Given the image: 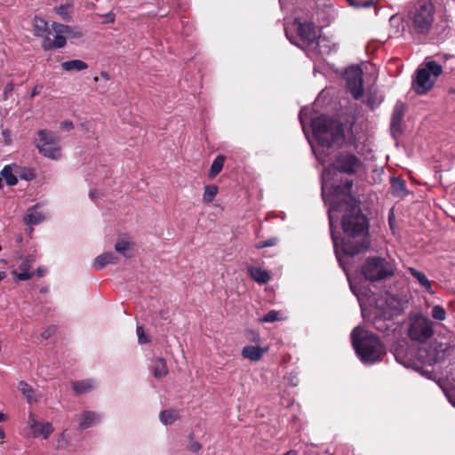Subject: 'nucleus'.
I'll use <instances>...</instances> for the list:
<instances>
[{"label": "nucleus", "instance_id": "nucleus-1", "mask_svg": "<svg viewBox=\"0 0 455 455\" xmlns=\"http://www.w3.org/2000/svg\"><path fill=\"white\" fill-rule=\"evenodd\" d=\"M338 212H344L341 225L345 235L347 236V239L342 241V252L347 256H354L367 250L370 246L368 239L369 222L367 218L362 213L360 202L349 196L347 200L333 204L329 210L331 230L333 228L335 219L337 220L339 218V216H335V213ZM331 237L336 257L341 265L338 238L333 231H331Z\"/></svg>", "mask_w": 455, "mask_h": 455}, {"label": "nucleus", "instance_id": "nucleus-2", "mask_svg": "<svg viewBox=\"0 0 455 455\" xmlns=\"http://www.w3.org/2000/svg\"><path fill=\"white\" fill-rule=\"evenodd\" d=\"M351 339L357 355L363 363H374L382 360L386 350L377 336L355 328L351 333Z\"/></svg>", "mask_w": 455, "mask_h": 455}, {"label": "nucleus", "instance_id": "nucleus-3", "mask_svg": "<svg viewBox=\"0 0 455 455\" xmlns=\"http://www.w3.org/2000/svg\"><path fill=\"white\" fill-rule=\"evenodd\" d=\"M435 7L431 0H417L407 13L409 31L416 35H427L435 22Z\"/></svg>", "mask_w": 455, "mask_h": 455}, {"label": "nucleus", "instance_id": "nucleus-4", "mask_svg": "<svg viewBox=\"0 0 455 455\" xmlns=\"http://www.w3.org/2000/svg\"><path fill=\"white\" fill-rule=\"evenodd\" d=\"M312 130L315 139L322 147L331 148L334 144L342 143L344 131L340 122L324 116L312 121Z\"/></svg>", "mask_w": 455, "mask_h": 455}, {"label": "nucleus", "instance_id": "nucleus-5", "mask_svg": "<svg viewBox=\"0 0 455 455\" xmlns=\"http://www.w3.org/2000/svg\"><path fill=\"white\" fill-rule=\"evenodd\" d=\"M52 29L54 32V39L47 36L42 43V47L45 51L62 48L67 44L66 36L71 38H81L84 32L77 27H71L68 25L53 22Z\"/></svg>", "mask_w": 455, "mask_h": 455}, {"label": "nucleus", "instance_id": "nucleus-6", "mask_svg": "<svg viewBox=\"0 0 455 455\" xmlns=\"http://www.w3.org/2000/svg\"><path fill=\"white\" fill-rule=\"evenodd\" d=\"M362 275L366 280L376 282L393 275L392 265L383 258H368L362 267Z\"/></svg>", "mask_w": 455, "mask_h": 455}, {"label": "nucleus", "instance_id": "nucleus-7", "mask_svg": "<svg viewBox=\"0 0 455 455\" xmlns=\"http://www.w3.org/2000/svg\"><path fill=\"white\" fill-rule=\"evenodd\" d=\"M409 337L411 340L425 343L434 335V323L422 315H417L411 319Z\"/></svg>", "mask_w": 455, "mask_h": 455}, {"label": "nucleus", "instance_id": "nucleus-8", "mask_svg": "<svg viewBox=\"0 0 455 455\" xmlns=\"http://www.w3.org/2000/svg\"><path fill=\"white\" fill-rule=\"evenodd\" d=\"M38 137L36 146L39 153L51 159H59L61 156V149L58 146V137L46 130H40Z\"/></svg>", "mask_w": 455, "mask_h": 455}, {"label": "nucleus", "instance_id": "nucleus-9", "mask_svg": "<svg viewBox=\"0 0 455 455\" xmlns=\"http://www.w3.org/2000/svg\"><path fill=\"white\" fill-rule=\"evenodd\" d=\"M344 77L347 88L352 96L358 100L363 96V71L358 66H351L346 69Z\"/></svg>", "mask_w": 455, "mask_h": 455}, {"label": "nucleus", "instance_id": "nucleus-10", "mask_svg": "<svg viewBox=\"0 0 455 455\" xmlns=\"http://www.w3.org/2000/svg\"><path fill=\"white\" fill-rule=\"evenodd\" d=\"M362 165V161L356 156L347 152L339 153L333 162V167L335 170L347 175L356 173Z\"/></svg>", "mask_w": 455, "mask_h": 455}, {"label": "nucleus", "instance_id": "nucleus-11", "mask_svg": "<svg viewBox=\"0 0 455 455\" xmlns=\"http://www.w3.org/2000/svg\"><path fill=\"white\" fill-rule=\"evenodd\" d=\"M455 352V347L448 342H440L435 340L430 343L427 350L426 362L428 364H434L444 360L447 356Z\"/></svg>", "mask_w": 455, "mask_h": 455}, {"label": "nucleus", "instance_id": "nucleus-12", "mask_svg": "<svg viewBox=\"0 0 455 455\" xmlns=\"http://www.w3.org/2000/svg\"><path fill=\"white\" fill-rule=\"evenodd\" d=\"M376 307L384 319L391 320L400 314V301L393 295L386 293L376 301Z\"/></svg>", "mask_w": 455, "mask_h": 455}, {"label": "nucleus", "instance_id": "nucleus-13", "mask_svg": "<svg viewBox=\"0 0 455 455\" xmlns=\"http://www.w3.org/2000/svg\"><path fill=\"white\" fill-rule=\"evenodd\" d=\"M28 425L32 429L34 437L46 439L54 430L51 423L37 421L32 411L28 413Z\"/></svg>", "mask_w": 455, "mask_h": 455}, {"label": "nucleus", "instance_id": "nucleus-14", "mask_svg": "<svg viewBox=\"0 0 455 455\" xmlns=\"http://www.w3.org/2000/svg\"><path fill=\"white\" fill-rule=\"evenodd\" d=\"M434 84L435 80L431 79L429 72L422 68L418 70L412 87L418 94H425L433 87Z\"/></svg>", "mask_w": 455, "mask_h": 455}, {"label": "nucleus", "instance_id": "nucleus-15", "mask_svg": "<svg viewBox=\"0 0 455 455\" xmlns=\"http://www.w3.org/2000/svg\"><path fill=\"white\" fill-rule=\"evenodd\" d=\"M295 24L301 42L307 46L313 44L317 38L315 26L312 23L299 22L297 20Z\"/></svg>", "mask_w": 455, "mask_h": 455}, {"label": "nucleus", "instance_id": "nucleus-16", "mask_svg": "<svg viewBox=\"0 0 455 455\" xmlns=\"http://www.w3.org/2000/svg\"><path fill=\"white\" fill-rule=\"evenodd\" d=\"M35 262V257L29 255L26 257L21 264L20 265V273H17L16 270H13L12 274L14 275L16 281H26L32 277L33 274L31 273L32 265Z\"/></svg>", "mask_w": 455, "mask_h": 455}, {"label": "nucleus", "instance_id": "nucleus-17", "mask_svg": "<svg viewBox=\"0 0 455 455\" xmlns=\"http://www.w3.org/2000/svg\"><path fill=\"white\" fill-rule=\"evenodd\" d=\"M268 350L267 347L248 345L243 347L241 355L251 362H259Z\"/></svg>", "mask_w": 455, "mask_h": 455}, {"label": "nucleus", "instance_id": "nucleus-18", "mask_svg": "<svg viewBox=\"0 0 455 455\" xmlns=\"http://www.w3.org/2000/svg\"><path fill=\"white\" fill-rule=\"evenodd\" d=\"M33 32L34 36L37 37H42L43 41L47 37L50 36V29L48 27V22L40 18V17H34L33 19Z\"/></svg>", "mask_w": 455, "mask_h": 455}, {"label": "nucleus", "instance_id": "nucleus-19", "mask_svg": "<svg viewBox=\"0 0 455 455\" xmlns=\"http://www.w3.org/2000/svg\"><path fill=\"white\" fill-rule=\"evenodd\" d=\"M404 115V105L397 102L394 108L391 117L392 132H400V126Z\"/></svg>", "mask_w": 455, "mask_h": 455}, {"label": "nucleus", "instance_id": "nucleus-20", "mask_svg": "<svg viewBox=\"0 0 455 455\" xmlns=\"http://www.w3.org/2000/svg\"><path fill=\"white\" fill-rule=\"evenodd\" d=\"M152 372L156 379L165 377L169 372L166 361L162 357L156 358L152 364Z\"/></svg>", "mask_w": 455, "mask_h": 455}, {"label": "nucleus", "instance_id": "nucleus-21", "mask_svg": "<svg viewBox=\"0 0 455 455\" xmlns=\"http://www.w3.org/2000/svg\"><path fill=\"white\" fill-rule=\"evenodd\" d=\"M100 421V416L93 411H84L80 418L79 427L85 429L92 427Z\"/></svg>", "mask_w": 455, "mask_h": 455}, {"label": "nucleus", "instance_id": "nucleus-22", "mask_svg": "<svg viewBox=\"0 0 455 455\" xmlns=\"http://www.w3.org/2000/svg\"><path fill=\"white\" fill-rule=\"evenodd\" d=\"M117 261V258L114 255L113 252H106L100 256H98L93 262V267L96 269H101L105 266L110 263H116Z\"/></svg>", "mask_w": 455, "mask_h": 455}, {"label": "nucleus", "instance_id": "nucleus-23", "mask_svg": "<svg viewBox=\"0 0 455 455\" xmlns=\"http://www.w3.org/2000/svg\"><path fill=\"white\" fill-rule=\"evenodd\" d=\"M248 272L251 277L259 283L264 284L270 280L269 274L259 267H249Z\"/></svg>", "mask_w": 455, "mask_h": 455}, {"label": "nucleus", "instance_id": "nucleus-24", "mask_svg": "<svg viewBox=\"0 0 455 455\" xmlns=\"http://www.w3.org/2000/svg\"><path fill=\"white\" fill-rule=\"evenodd\" d=\"M19 390L25 396L28 403H33L37 401L33 387L25 381L19 382Z\"/></svg>", "mask_w": 455, "mask_h": 455}, {"label": "nucleus", "instance_id": "nucleus-25", "mask_svg": "<svg viewBox=\"0 0 455 455\" xmlns=\"http://www.w3.org/2000/svg\"><path fill=\"white\" fill-rule=\"evenodd\" d=\"M61 68L65 71H82L88 68L87 63L81 60H72L61 63Z\"/></svg>", "mask_w": 455, "mask_h": 455}, {"label": "nucleus", "instance_id": "nucleus-26", "mask_svg": "<svg viewBox=\"0 0 455 455\" xmlns=\"http://www.w3.org/2000/svg\"><path fill=\"white\" fill-rule=\"evenodd\" d=\"M410 273L411 275L417 279V281L419 283V284L426 289V291L429 293H433L432 288H431V282L428 280L427 275L419 272L414 268H410Z\"/></svg>", "mask_w": 455, "mask_h": 455}, {"label": "nucleus", "instance_id": "nucleus-27", "mask_svg": "<svg viewBox=\"0 0 455 455\" xmlns=\"http://www.w3.org/2000/svg\"><path fill=\"white\" fill-rule=\"evenodd\" d=\"M226 157L222 155L218 156L212 162L208 176L210 179H214L222 170Z\"/></svg>", "mask_w": 455, "mask_h": 455}, {"label": "nucleus", "instance_id": "nucleus-28", "mask_svg": "<svg viewBox=\"0 0 455 455\" xmlns=\"http://www.w3.org/2000/svg\"><path fill=\"white\" fill-rule=\"evenodd\" d=\"M24 220L27 224L36 225L44 220V215L36 208H31L28 211Z\"/></svg>", "mask_w": 455, "mask_h": 455}, {"label": "nucleus", "instance_id": "nucleus-29", "mask_svg": "<svg viewBox=\"0 0 455 455\" xmlns=\"http://www.w3.org/2000/svg\"><path fill=\"white\" fill-rule=\"evenodd\" d=\"M1 175L5 180L7 185L9 186H14L17 184V174L14 172L13 165H6L3 168L1 171Z\"/></svg>", "mask_w": 455, "mask_h": 455}, {"label": "nucleus", "instance_id": "nucleus-30", "mask_svg": "<svg viewBox=\"0 0 455 455\" xmlns=\"http://www.w3.org/2000/svg\"><path fill=\"white\" fill-rule=\"evenodd\" d=\"M72 387L77 394L86 393L94 387V382L91 379L75 381L72 383Z\"/></svg>", "mask_w": 455, "mask_h": 455}, {"label": "nucleus", "instance_id": "nucleus-31", "mask_svg": "<svg viewBox=\"0 0 455 455\" xmlns=\"http://www.w3.org/2000/svg\"><path fill=\"white\" fill-rule=\"evenodd\" d=\"M373 324L376 330L386 332L393 327L394 323L388 319H384L381 315L379 314V315L375 317Z\"/></svg>", "mask_w": 455, "mask_h": 455}, {"label": "nucleus", "instance_id": "nucleus-32", "mask_svg": "<svg viewBox=\"0 0 455 455\" xmlns=\"http://www.w3.org/2000/svg\"><path fill=\"white\" fill-rule=\"evenodd\" d=\"M392 189L393 194L397 196H403L407 194L405 182L399 178L392 179Z\"/></svg>", "mask_w": 455, "mask_h": 455}, {"label": "nucleus", "instance_id": "nucleus-33", "mask_svg": "<svg viewBox=\"0 0 455 455\" xmlns=\"http://www.w3.org/2000/svg\"><path fill=\"white\" fill-rule=\"evenodd\" d=\"M13 168L15 174L20 176V178L22 180H32L36 176L33 170L29 168L20 167L16 164L13 165Z\"/></svg>", "mask_w": 455, "mask_h": 455}, {"label": "nucleus", "instance_id": "nucleus-34", "mask_svg": "<svg viewBox=\"0 0 455 455\" xmlns=\"http://www.w3.org/2000/svg\"><path fill=\"white\" fill-rule=\"evenodd\" d=\"M73 4L68 3L55 8L56 12L61 17L62 20L69 21L71 20V12Z\"/></svg>", "mask_w": 455, "mask_h": 455}, {"label": "nucleus", "instance_id": "nucleus-35", "mask_svg": "<svg viewBox=\"0 0 455 455\" xmlns=\"http://www.w3.org/2000/svg\"><path fill=\"white\" fill-rule=\"evenodd\" d=\"M378 0H347L348 4L355 9L371 8L375 6Z\"/></svg>", "mask_w": 455, "mask_h": 455}, {"label": "nucleus", "instance_id": "nucleus-36", "mask_svg": "<svg viewBox=\"0 0 455 455\" xmlns=\"http://www.w3.org/2000/svg\"><path fill=\"white\" fill-rule=\"evenodd\" d=\"M178 419V413L174 411H163L160 413V420L164 425H171Z\"/></svg>", "mask_w": 455, "mask_h": 455}, {"label": "nucleus", "instance_id": "nucleus-37", "mask_svg": "<svg viewBox=\"0 0 455 455\" xmlns=\"http://www.w3.org/2000/svg\"><path fill=\"white\" fill-rule=\"evenodd\" d=\"M218 193V187L215 185H208L204 187L203 199L205 203H211Z\"/></svg>", "mask_w": 455, "mask_h": 455}, {"label": "nucleus", "instance_id": "nucleus-38", "mask_svg": "<svg viewBox=\"0 0 455 455\" xmlns=\"http://www.w3.org/2000/svg\"><path fill=\"white\" fill-rule=\"evenodd\" d=\"M132 248V244L125 240H120L115 244V249L117 252L121 253L124 257H129L128 251Z\"/></svg>", "mask_w": 455, "mask_h": 455}, {"label": "nucleus", "instance_id": "nucleus-39", "mask_svg": "<svg viewBox=\"0 0 455 455\" xmlns=\"http://www.w3.org/2000/svg\"><path fill=\"white\" fill-rule=\"evenodd\" d=\"M383 100V97L381 95H378L377 92H370L367 95V105L374 109L378 107Z\"/></svg>", "mask_w": 455, "mask_h": 455}, {"label": "nucleus", "instance_id": "nucleus-40", "mask_svg": "<svg viewBox=\"0 0 455 455\" xmlns=\"http://www.w3.org/2000/svg\"><path fill=\"white\" fill-rule=\"evenodd\" d=\"M282 314L275 310H270L267 312L261 319L260 322L262 323H274L275 321L282 320Z\"/></svg>", "mask_w": 455, "mask_h": 455}, {"label": "nucleus", "instance_id": "nucleus-41", "mask_svg": "<svg viewBox=\"0 0 455 455\" xmlns=\"http://www.w3.org/2000/svg\"><path fill=\"white\" fill-rule=\"evenodd\" d=\"M425 69L429 72V75L432 74L435 77H437L443 72L442 66L434 60L427 62Z\"/></svg>", "mask_w": 455, "mask_h": 455}, {"label": "nucleus", "instance_id": "nucleus-42", "mask_svg": "<svg viewBox=\"0 0 455 455\" xmlns=\"http://www.w3.org/2000/svg\"><path fill=\"white\" fill-rule=\"evenodd\" d=\"M431 315L435 320L443 321L446 318V312L442 306L435 305L432 308Z\"/></svg>", "mask_w": 455, "mask_h": 455}, {"label": "nucleus", "instance_id": "nucleus-43", "mask_svg": "<svg viewBox=\"0 0 455 455\" xmlns=\"http://www.w3.org/2000/svg\"><path fill=\"white\" fill-rule=\"evenodd\" d=\"M277 242H278L277 238L272 237V238H269V239H267L266 241L257 243L255 247L257 249H262V248H265V247L274 246V245H275L277 243Z\"/></svg>", "mask_w": 455, "mask_h": 455}, {"label": "nucleus", "instance_id": "nucleus-44", "mask_svg": "<svg viewBox=\"0 0 455 455\" xmlns=\"http://www.w3.org/2000/svg\"><path fill=\"white\" fill-rule=\"evenodd\" d=\"M137 335L140 344H145L149 341V339L145 337L144 330L141 326L137 327Z\"/></svg>", "mask_w": 455, "mask_h": 455}, {"label": "nucleus", "instance_id": "nucleus-45", "mask_svg": "<svg viewBox=\"0 0 455 455\" xmlns=\"http://www.w3.org/2000/svg\"><path fill=\"white\" fill-rule=\"evenodd\" d=\"M55 331L56 328L54 326H51L42 332V338L46 339L55 333Z\"/></svg>", "mask_w": 455, "mask_h": 455}, {"label": "nucleus", "instance_id": "nucleus-46", "mask_svg": "<svg viewBox=\"0 0 455 455\" xmlns=\"http://www.w3.org/2000/svg\"><path fill=\"white\" fill-rule=\"evenodd\" d=\"M353 187V181L352 180H346L343 185V191L346 193H349L351 188Z\"/></svg>", "mask_w": 455, "mask_h": 455}, {"label": "nucleus", "instance_id": "nucleus-47", "mask_svg": "<svg viewBox=\"0 0 455 455\" xmlns=\"http://www.w3.org/2000/svg\"><path fill=\"white\" fill-rule=\"evenodd\" d=\"M13 90V84L12 83H8L4 88V98L6 99L8 97V94L10 92H12Z\"/></svg>", "mask_w": 455, "mask_h": 455}, {"label": "nucleus", "instance_id": "nucleus-48", "mask_svg": "<svg viewBox=\"0 0 455 455\" xmlns=\"http://www.w3.org/2000/svg\"><path fill=\"white\" fill-rule=\"evenodd\" d=\"M104 17L106 18L107 23H114L115 22L116 16L113 12H108V13L105 14Z\"/></svg>", "mask_w": 455, "mask_h": 455}, {"label": "nucleus", "instance_id": "nucleus-49", "mask_svg": "<svg viewBox=\"0 0 455 455\" xmlns=\"http://www.w3.org/2000/svg\"><path fill=\"white\" fill-rule=\"evenodd\" d=\"M60 127L64 130H71L73 128V124L70 121H64L60 124Z\"/></svg>", "mask_w": 455, "mask_h": 455}, {"label": "nucleus", "instance_id": "nucleus-50", "mask_svg": "<svg viewBox=\"0 0 455 455\" xmlns=\"http://www.w3.org/2000/svg\"><path fill=\"white\" fill-rule=\"evenodd\" d=\"M42 85H36V87H34V89L32 90V92H31V97H35L36 95L39 94L41 89H42Z\"/></svg>", "mask_w": 455, "mask_h": 455}, {"label": "nucleus", "instance_id": "nucleus-51", "mask_svg": "<svg viewBox=\"0 0 455 455\" xmlns=\"http://www.w3.org/2000/svg\"><path fill=\"white\" fill-rule=\"evenodd\" d=\"M201 449V444L198 443H194L190 445V450L194 452L198 451Z\"/></svg>", "mask_w": 455, "mask_h": 455}, {"label": "nucleus", "instance_id": "nucleus-52", "mask_svg": "<svg viewBox=\"0 0 455 455\" xmlns=\"http://www.w3.org/2000/svg\"><path fill=\"white\" fill-rule=\"evenodd\" d=\"M100 76L104 78L105 80L108 81L110 79L109 75L106 71L100 72Z\"/></svg>", "mask_w": 455, "mask_h": 455}, {"label": "nucleus", "instance_id": "nucleus-53", "mask_svg": "<svg viewBox=\"0 0 455 455\" xmlns=\"http://www.w3.org/2000/svg\"><path fill=\"white\" fill-rule=\"evenodd\" d=\"M89 196H90V197L92 199H94L95 196H96V191L95 190H91Z\"/></svg>", "mask_w": 455, "mask_h": 455}, {"label": "nucleus", "instance_id": "nucleus-54", "mask_svg": "<svg viewBox=\"0 0 455 455\" xmlns=\"http://www.w3.org/2000/svg\"><path fill=\"white\" fill-rule=\"evenodd\" d=\"M6 419V416L4 413L0 412V422L4 421Z\"/></svg>", "mask_w": 455, "mask_h": 455}, {"label": "nucleus", "instance_id": "nucleus-55", "mask_svg": "<svg viewBox=\"0 0 455 455\" xmlns=\"http://www.w3.org/2000/svg\"><path fill=\"white\" fill-rule=\"evenodd\" d=\"M5 436L4 431L2 427H0V439H4Z\"/></svg>", "mask_w": 455, "mask_h": 455}, {"label": "nucleus", "instance_id": "nucleus-56", "mask_svg": "<svg viewBox=\"0 0 455 455\" xmlns=\"http://www.w3.org/2000/svg\"><path fill=\"white\" fill-rule=\"evenodd\" d=\"M5 276H6L5 272L1 271V272H0V282H1L4 278H5Z\"/></svg>", "mask_w": 455, "mask_h": 455}, {"label": "nucleus", "instance_id": "nucleus-57", "mask_svg": "<svg viewBox=\"0 0 455 455\" xmlns=\"http://www.w3.org/2000/svg\"><path fill=\"white\" fill-rule=\"evenodd\" d=\"M37 273H38V275H43V271L41 270V268L37 269Z\"/></svg>", "mask_w": 455, "mask_h": 455}, {"label": "nucleus", "instance_id": "nucleus-58", "mask_svg": "<svg viewBox=\"0 0 455 455\" xmlns=\"http://www.w3.org/2000/svg\"><path fill=\"white\" fill-rule=\"evenodd\" d=\"M259 337L257 335L254 339V341H259Z\"/></svg>", "mask_w": 455, "mask_h": 455}, {"label": "nucleus", "instance_id": "nucleus-59", "mask_svg": "<svg viewBox=\"0 0 455 455\" xmlns=\"http://www.w3.org/2000/svg\"><path fill=\"white\" fill-rule=\"evenodd\" d=\"M99 80V77L98 76H95L94 77V81L97 82Z\"/></svg>", "mask_w": 455, "mask_h": 455}, {"label": "nucleus", "instance_id": "nucleus-60", "mask_svg": "<svg viewBox=\"0 0 455 455\" xmlns=\"http://www.w3.org/2000/svg\"><path fill=\"white\" fill-rule=\"evenodd\" d=\"M2 188V179L0 178V188Z\"/></svg>", "mask_w": 455, "mask_h": 455}, {"label": "nucleus", "instance_id": "nucleus-61", "mask_svg": "<svg viewBox=\"0 0 455 455\" xmlns=\"http://www.w3.org/2000/svg\"><path fill=\"white\" fill-rule=\"evenodd\" d=\"M452 404L455 406V400L454 401H451Z\"/></svg>", "mask_w": 455, "mask_h": 455}]
</instances>
